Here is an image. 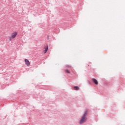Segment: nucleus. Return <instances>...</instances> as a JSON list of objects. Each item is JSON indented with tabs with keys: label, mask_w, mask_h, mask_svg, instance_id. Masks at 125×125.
<instances>
[{
	"label": "nucleus",
	"mask_w": 125,
	"mask_h": 125,
	"mask_svg": "<svg viewBox=\"0 0 125 125\" xmlns=\"http://www.w3.org/2000/svg\"><path fill=\"white\" fill-rule=\"evenodd\" d=\"M87 113H88V111L87 110H86L84 111V113L83 115V116L82 117L80 121L79 124L80 125H83V124H84V123H86V121H87Z\"/></svg>",
	"instance_id": "1"
},
{
	"label": "nucleus",
	"mask_w": 125,
	"mask_h": 125,
	"mask_svg": "<svg viewBox=\"0 0 125 125\" xmlns=\"http://www.w3.org/2000/svg\"><path fill=\"white\" fill-rule=\"evenodd\" d=\"M17 36V32H15L12 34V36L10 37V41H11L13 39H15V38Z\"/></svg>",
	"instance_id": "2"
},
{
	"label": "nucleus",
	"mask_w": 125,
	"mask_h": 125,
	"mask_svg": "<svg viewBox=\"0 0 125 125\" xmlns=\"http://www.w3.org/2000/svg\"><path fill=\"white\" fill-rule=\"evenodd\" d=\"M25 61V65H26V66H30V61H29V60L27 59H25L24 60Z\"/></svg>",
	"instance_id": "3"
},
{
	"label": "nucleus",
	"mask_w": 125,
	"mask_h": 125,
	"mask_svg": "<svg viewBox=\"0 0 125 125\" xmlns=\"http://www.w3.org/2000/svg\"><path fill=\"white\" fill-rule=\"evenodd\" d=\"M92 82L95 83V84H96L97 85H98V81H97V80L96 79L93 78Z\"/></svg>",
	"instance_id": "4"
},
{
	"label": "nucleus",
	"mask_w": 125,
	"mask_h": 125,
	"mask_svg": "<svg viewBox=\"0 0 125 125\" xmlns=\"http://www.w3.org/2000/svg\"><path fill=\"white\" fill-rule=\"evenodd\" d=\"M44 50L43 51L44 53H46L47 52V50H48V46H44Z\"/></svg>",
	"instance_id": "5"
},
{
	"label": "nucleus",
	"mask_w": 125,
	"mask_h": 125,
	"mask_svg": "<svg viewBox=\"0 0 125 125\" xmlns=\"http://www.w3.org/2000/svg\"><path fill=\"white\" fill-rule=\"evenodd\" d=\"M44 50L43 51L44 53H46L47 52V50H48V46H44Z\"/></svg>",
	"instance_id": "6"
},
{
	"label": "nucleus",
	"mask_w": 125,
	"mask_h": 125,
	"mask_svg": "<svg viewBox=\"0 0 125 125\" xmlns=\"http://www.w3.org/2000/svg\"><path fill=\"white\" fill-rule=\"evenodd\" d=\"M74 89H75V90H79V89H80V88L78 86H74Z\"/></svg>",
	"instance_id": "7"
},
{
	"label": "nucleus",
	"mask_w": 125,
	"mask_h": 125,
	"mask_svg": "<svg viewBox=\"0 0 125 125\" xmlns=\"http://www.w3.org/2000/svg\"><path fill=\"white\" fill-rule=\"evenodd\" d=\"M65 73H67V74H70L71 72H70V71H69V70L67 69L65 70Z\"/></svg>",
	"instance_id": "8"
},
{
	"label": "nucleus",
	"mask_w": 125,
	"mask_h": 125,
	"mask_svg": "<svg viewBox=\"0 0 125 125\" xmlns=\"http://www.w3.org/2000/svg\"><path fill=\"white\" fill-rule=\"evenodd\" d=\"M47 37H48V36H47Z\"/></svg>",
	"instance_id": "9"
}]
</instances>
